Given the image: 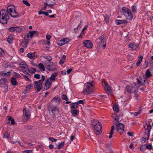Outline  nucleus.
Here are the masks:
<instances>
[{"instance_id":"21","label":"nucleus","mask_w":153,"mask_h":153,"mask_svg":"<svg viewBox=\"0 0 153 153\" xmlns=\"http://www.w3.org/2000/svg\"><path fill=\"white\" fill-rule=\"evenodd\" d=\"M69 42L68 39L67 38H63L60 41V42L58 43V45L60 46H62Z\"/></svg>"},{"instance_id":"56","label":"nucleus","mask_w":153,"mask_h":153,"mask_svg":"<svg viewBox=\"0 0 153 153\" xmlns=\"http://www.w3.org/2000/svg\"><path fill=\"white\" fill-rule=\"evenodd\" d=\"M148 64H149L148 62L147 61L145 62V64L144 65V68H147L148 65Z\"/></svg>"},{"instance_id":"9","label":"nucleus","mask_w":153,"mask_h":153,"mask_svg":"<svg viewBox=\"0 0 153 153\" xmlns=\"http://www.w3.org/2000/svg\"><path fill=\"white\" fill-rule=\"evenodd\" d=\"M20 67L22 68L23 72L25 74L29 75L30 71L27 64L24 62H21L19 64Z\"/></svg>"},{"instance_id":"1","label":"nucleus","mask_w":153,"mask_h":153,"mask_svg":"<svg viewBox=\"0 0 153 153\" xmlns=\"http://www.w3.org/2000/svg\"><path fill=\"white\" fill-rule=\"evenodd\" d=\"M9 16L6 10H1L0 11V22L4 24H7Z\"/></svg>"},{"instance_id":"43","label":"nucleus","mask_w":153,"mask_h":153,"mask_svg":"<svg viewBox=\"0 0 153 153\" xmlns=\"http://www.w3.org/2000/svg\"><path fill=\"white\" fill-rule=\"evenodd\" d=\"M9 134L8 132H5L3 135V137L5 138H8L9 136Z\"/></svg>"},{"instance_id":"44","label":"nucleus","mask_w":153,"mask_h":153,"mask_svg":"<svg viewBox=\"0 0 153 153\" xmlns=\"http://www.w3.org/2000/svg\"><path fill=\"white\" fill-rule=\"evenodd\" d=\"M109 19L108 16L106 15L105 16H104V21L107 23L108 24L109 22Z\"/></svg>"},{"instance_id":"6","label":"nucleus","mask_w":153,"mask_h":153,"mask_svg":"<svg viewBox=\"0 0 153 153\" xmlns=\"http://www.w3.org/2000/svg\"><path fill=\"white\" fill-rule=\"evenodd\" d=\"M7 11L10 15L12 17L16 18L19 17L18 14L15 10V7L14 5H9L7 8Z\"/></svg>"},{"instance_id":"39","label":"nucleus","mask_w":153,"mask_h":153,"mask_svg":"<svg viewBox=\"0 0 153 153\" xmlns=\"http://www.w3.org/2000/svg\"><path fill=\"white\" fill-rule=\"evenodd\" d=\"M11 74V72L10 71L7 72L6 73H2L1 75L2 76H8L10 75Z\"/></svg>"},{"instance_id":"38","label":"nucleus","mask_w":153,"mask_h":153,"mask_svg":"<svg viewBox=\"0 0 153 153\" xmlns=\"http://www.w3.org/2000/svg\"><path fill=\"white\" fill-rule=\"evenodd\" d=\"M36 33V31H30L29 32V34L28 33L29 35V37H30V38H32L33 35Z\"/></svg>"},{"instance_id":"54","label":"nucleus","mask_w":153,"mask_h":153,"mask_svg":"<svg viewBox=\"0 0 153 153\" xmlns=\"http://www.w3.org/2000/svg\"><path fill=\"white\" fill-rule=\"evenodd\" d=\"M51 36L50 35H47L46 36V38L47 40H49L51 38Z\"/></svg>"},{"instance_id":"11","label":"nucleus","mask_w":153,"mask_h":153,"mask_svg":"<svg viewBox=\"0 0 153 153\" xmlns=\"http://www.w3.org/2000/svg\"><path fill=\"white\" fill-rule=\"evenodd\" d=\"M23 115L25 121H27L31 116V110L30 109L24 108L23 110Z\"/></svg>"},{"instance_id":"7","label":"nucleus","mask_w":153,"mask_h":153,"mask_svg":"<svg viewBox=\"0 0 153 153\" xmlns=\"http://www.w3.org/2000/svg\"><path fill=\"white\" fill-rule=\"evenodd\" d=\"M49 113L51 117L54 118L55 115L59 113V109L56 106L50 105L48 107Z\"/></svg>"},{"instance_id":"13","label":"nucleus","mask_w":153,"mask_h":153,"mask_svg":"<svg viewBox=\"0 0 153 153\" xmlns=\"http://www.w3.org/2000/svg\"><path fill=\"white\" fill-rule=\"evenodd\" d=\"M117 131H119L120 134H122L124 132V126L121 123H117L116 124Z\"/></svg>"},{"instance_id":"48","label":"nucleus","mask_w":153,"mask_h":153,"mask_svg":"<svg viewBox=\"0 0 153 153\" xmlns=\"http://www.w3.org/2000/svg\"><path fill=\"white\" fill-rule=\"evenodd\" d=\"M5 90H4V92H7L8 91V85H7L6 84V85H5L4 86V87Z\"/></svg>"},{"instance_id":"5","label":"nucleus","mask_w":153,"mask_h":153,"mask_svg":"<svg viewBox=\"0 0 153 153\" xmlns=\"http://www.w3.org/2000/svg\"><path fill=\"white\" fill-rule=\"evenodd\" d=\"M42 78L41 79L38 81L35 82L33 83V85L36 92H39L40 91L42 87V83L45 80V77L42 75Z\"/></svg>"},{"instance_id":"42","label":"nucleus","mask_w":153,"mask_h":153,"mask_svg":"<svg viewBox=\"0 0 153 153\" xmlns=\"http://www.w3.org/2000/svg\"><path fill=\"white\" fill-rule=\"evenodd\" d=\"M113 109L115 112L117 113L118 112V106L117 105H114Z\"/></svg>"},{"instance_id":"50","label":"nucleus","mask_w":153,"mask_h":153,"mask_svg":"<svg viewBox=\"0 0 153 153\" xmlns=\"http://www.w3.org/2000/svg\"><path fill=\"white\" fill-rule=\"evenodd\" d=\"M22 153H32V150L24 151L22 152Z\"/></svg>"},{"instance_id":"14","label":"nucleus","mask_w":153,"mask_h":153,"mask_svg":"<svg viewBox=\"0 0 153 153\" xmlns=\"http://www.w3.org/2000/svg\"><path fill=\"white\" fill-rule=\"evenodd\" d=\"M151 128L152 127L150 124L147 125V128H146L145 129V135L144 136L146 137V136H147V139H148L149 137L150 132Z\"/></svg>"},{"instance_id":"35","label":"nucleus","mask_w":153,"mask_h":153,"mask_svg":"<svg viewBox=\"0 0 153 153\" xmlns=\"http://www.w3.org/2000/svg\"><path fill=\"white\" fill-rule=\"evenodd\" d=\"M145 75L146 76L147 78H149L151 76H152V75L151 74V73L149 70H147L146 73Z\"/></svg>"},{"instance_id":"62","label":"nucleus","mask_w":153,"mask_h":153,"mask_svg":"<svg viewBox=\"0 0 153 153\" xmlns=\"http://www.w3.org/2000/svg\"><path fill=\"white\" fill-rule=\"evenodd\" d=\"M61 74L62 75H65L66 74V71H62L61 72Z\"/></svg>"},{"instance_id":"32","label":"nucleus","mask_w":153,"mask_h":153,"mask_svg":"<svg viewBox=\"0 0 153 153\" xmlns=\"http://www.w3.org/2000/svg\"><path fill=\"white\" fill-rule=\"evenodd\" d=\"M114 128V126H112L111 127V129L109 133V138H111L112 137V135L114 133L113 130Z\"/></svg>"},{"instance_id":"61","label":"nucleus","mask_w":153,"mask_h":153,"mask_svg":"<svg viewBox=\"0 0 153 153\" xmlns=\"http://www.w3.org/2000/svg\"><path fill=\"white\" fill-rule=\"evenodd\" d=\"M72 71V69L71 68H70V69L68 70L67 71V72L68 74H69L71 72V71Z\"/></svg>"},{"instance_id":"2","label":"nucleus","mask_w":153,"mask_h":153,"mask_svg":"<svg viewBox=\"0 0 153 153\" xmlns=\"http://www.w3.org/2000/svg\"><path fill=\"white\" fill-rule=\"evenodd\" d=\"M9 16L6 10H1L0 11V22L4 24H7Z\"/></svg>"},{"instance_id":"3","label":"nucleus","mask_w":153,"mask_h":153,"mask_svg":"<svg viewBox=\"0 0 153 153\" xmlns=\"http://www.w3.org/2000/svg\"><path fill=\"white\" fill-rule=\"evenodd\" d=\"M84 89L82 91V93L85 95H87L91 93L94 89V85L92 82L90 83L87 82L84 85Z\"/></svg>"},{"instance_id":"19","label":"nucleus","mask_w":153,"mask_h":153,"mask_svg":"<svg viewBox=\"0 0 153 153\" xmlns=\"http://www.w3.org/2000/svg\"><path fill=\"white\" fill-rule=\"evenodd\" d=\"M7 82V80L6 78H2L0 80V86L1 88H3L4 86L6 85V83Z\"/></svg>"},{"instance_id":"64","label":"nucleus","mask_w":153,"mask_h":153,"mask_svg":"<svg viewBox=\"0 0 153 153\" xmlns=\"http://www.w3.org/2000/svg\"><path fill=\"white\" fill-rule=\"evenodd\" d=\"M74 137H75L72 134L70 138V140L71 141H72L74 140Z\"/></svg>"},{"instance_id":"15","label":"nucleus","mask_w":153,"mask_h":153,"mask_svg":"<svg viewBox=\"0 0 153 153\" xmlns=\"http://www.w3.org/2000/svg\"><path fill=\"white\" fill-rule=\"evenodd\" d=\"M84 46L88 48H91L93 47L92 42L89 40H85L83 42Z\"/></svg>"},{"instance_id":"31","label":"nucleus","mask_w":153,"mask_h":153,"mask_svg":"<svg viewBox=\"0 0 153 153\" xmlns=\"http://www.w3.org/2000/svg\"><path fill=\"white\" fill-rule=\"evenodd\" d=\"M127 22L126 20H118L116 21V23L117 25H120L122 24L125 23Z\"/></svg>"},{"instance_id":"57","label":"nucleus","mask_w":153,"mask_h":153,"mask_svg":"<svg viewBox=\"0 0 153 153\" xmlns=\"http://www.w3.org/2000/svg\"><path fill=\"white\" fill-rule=\"evenodd\" d=\"M139 59L138 61H139L141 62L143 59V56L141 55L140 56H139Z\"/></svg>"},{"instance_id":"25","label":"nucleus","mask_w":153,"mask_h":153,"mask_svg":"<svg viewBox=\"0 0 153 153\" xmlns=\"http://www.w3.org/2000/svg\"><path fill=\"white\" fill-rule=\"evenodd\" d=\"M99 39L100 41L99 42L100 43L99 44V46L102 45L105 42V37L103 35H102L99 37Z\"/></svg>"},{"instance_id":"20","label":"nucleus","mask_w":153,"mask_h":153,"mask_svg":"<svg viewBox=\"0 0 153 153\" xmlns=\"http://www.w3.org/2000/svg\"><path fill=\"white\" fill-rule=\"evenodd\" d=\"M27 56L31 59H35L37 57V55L35 54V52H30L27 54Z\"/></svg>"},{"instance_id":"58","label":"nucleus","mask_w":153,"mask_h":153,"mask_svg":"<svg viewBox=\"0 0 153 153\" xmlns=\"http://www.w3.org/2000/svg\"><path fill=\"white\" fill-rule=\"evenodd\" d=\"M24 78L25 79V80L26 81H28L30 80L29 79V78L27 76H26V75H24Z\"/></svg>"},{"instance_id":"49","label":"nucleus","mask_w":153,"mask_h":153,"mask_svg":"<svg viewBox=\"0 0 153 153\" xmlns=\"http://www.w3.org/2000/svg\"><path fill=\"white\" fill-rule=\"evenodd\" d=\"M30 72H31V73L34 74L35 73V72L36 71V69L33 68H32L30 70Z\"/></svg>"},{"instance_id":"52","label":"nucleus","mask_w":153,"mask_h":153,"mask_svg":"<svg viewBox=\"0 0 153 153\" xmlns=\"http://www.w3.org/2000/svg\"><path fill=\"white\" fill-rule=\"evenodd\" d=\"M44 58L48 61H50L52 59V58L51 56H50L49 57H44Z\"/></svg>"},{"instance_id":"23","label":"nucleus","mask_w":153,"mask_h":153,"mask_svg":"<svg viewBox=\"0 0 153 153\" xmlns=\"http://www.w3.org/2000/svg\"><path fill=\"white\" fill-rule=\"evenodd\" d=\"M60 98H59L58 97H54L51 100V102H55L58 105H59L60 102Z\"/></svg>"},{"instance_id":"40","label":"nucleus","mask_w":153,"mask_h":153,"mask_svg":"<svg viewBox=\"0 0 153 153\" xmlns=\"http://www.w3.org/2000/svg\"><path fill=\"white\" fill-rule=\"evenodd\" d=\"M137 8L136 5L132 6V11L133 13H136L137 12Z\"/></svg>"},{"instance_id":"34","label":"nucleus","mask_w":153,"mask_h":153,"mask_svg":"<svg viewBox=\"0 0 153 153\" xmlns=\"http://www.w3.org/2000/svg\"><path fill=\"white\" fill-rule=\"evenodd\" d=\"M13 36H9L7 41L9 43L11 44L13 42Z\"/></svg>"},{"instance_id":"10","label":"nucleus","mask_w":153,"mask_h":153,"mask_svg":"<svg viewBox=\"0 0 153 153\" xmlns=\"http://www.w3.org/2000/svg\"><path fill=\"white\" fill-rule=\"evenodd\" d=\"M126 91L129 93H133L136 92L137 88L136 84H134L133 85H128L126 87Z\"/></svg>"},{"instance_id":"63","label":"nucleus","mask_w":153,"mask_h":153,"mask_svg":"<svg viewBox=\"0 0 153 153\" xmlns=\"http://www.w3.org/2000/svg\"><path fill=\"white\" fill-rule=\"evenodd\" d=\"M77 103H78V104L79 103L81 104H83L84 103V102L82 100H79L77 102Z\"/></svg>"},{"instance_id":"4","label":"nucleus","mask_w":153,"mask_h":153,"mask_svg":"<svg viewBox=\"0 0 153 153\" xmlns=\"http://www.w3.org/2000/svg\"><path fill=\"white\" fill-rule=\"evenodd\" d=\"M93 125L94 127V131L96 134H98L102 132V125L98 120H95L93 123Z\"/></svg>"},{"instance_id":"27","label":"nucleus","mask_w":153,"mask_h":153,"mask_svg":"<svg viewBox=\"0 0 153 153\" xmlns=\"http://www.w3.org/2000/svg\"><path fill=\"white\" fill-rule=\"evenodd\" d=\"M70 107L71 109H76V108L78 107V103L76 102L71 104Z\"/></svg>"},{"instance_id":"45","label":"nucleus","mask_w":153,"mask_h":153,"mask_svg":"<svg viewBox=\"0 0 153 153\" xmlns=\"http://www.w3.org/2000/svg\"><path fill=\"white\" fill-rule=\"evenodd\" d=\"M22 2L23 3L26 5L29 6H30V4L28 2V1L26 0H23Z\"/></svg>"},{"instance_id":"29","label":"nucleus","mask_w":153,"mask_h":153,"mask_svg":"<svg viewBox=\"0 0 153 153\" xmlns=\"http://www.w3.org/2000/svg\"><path fill=\"white\" fill-rule=\"evenodd\" d=\"M112 116L116 121L118 122H119V118L116 114H113Z\"/></svg>"},{"instance_id":"59","label":"nucleus","mask_w":153,"mask_h":153,"mask_svg":"<svg viewBox=\"0 0 153 153\" xmlns=\"http://www.w3.org/2000/svg\"><path fill=\"white\" fill-rule=\"evenodd\" d=\"M3 53H4V50L1 48H0V56L2 55Z\"/></svg>"},{"instance_id":"36","label":"nucleus","mask_w":153,"mask_h":153,"mask_svg":"<svg viewBox=\"0 0 153 153\" xmlns=\"http://www.w3.org/2000/svg\"><path fill=\"white\" fill-rule=\"evenodd\" d=\"M138 81V83L139 84H140L141 85H144L145 82L146 80L144 79L143 80L142 79L139 80L138 78L137 79Z\"/></svg>"},{"instance_id":"55","label":"nucleus","mask_w":153,"mask_h":153,"mask_svg":"<svg viewBox=\"0 0 153 153\" xmlns=\"http://www.w3.org/2000/svg\"><path fill=\"white\" fill-rule=\"evenodd\" d=\"M65 60L63 59H61L60 60L59 62V63L60 64H61V65L63 64L64 63V62H65Z\"/></svg>"},{"instance_id":"12","label":"nucleus","mask_w":153,"mask_h":153,"mask_svg":"<svg viewBox=\"0 0 153 153\" xmlns=\"http://www.w3.org/2000/svg\"><path fill=\"white\" fill-rule=\"evenodd\" d=\"M29 38V35L28 33H27L25 36L24 41L20 43V45L22 46L24 48H26L27 45L29 42L28 40Z\"/></svg>"},{"instance_id":"51","label":"nucleus","mask_w":153,"mask_h":153,"mask_svg":"<svg viewBox=\"0 0 153 153\" xmlns=\"http://www.w3.org/2000/svg\"><path fill=\"white\" fill-rule=\"evenodd\" d=\"M34 77L37 79H39L40 78V76L38 74H36L34 75Z\"/></svg>"},{"instance_id":"41","label":"nucleus","mask_w":153,"mask_h":153,"mask_svg":"<svg viewBox=\"0 0 153 153\" xmlns=\"http://www.w3.org/2000/svg\"><path fill=\"white\" fill-rule=\"evenodd\" d=\"M64 145V142H61V143L59 144L58 147H57V149H61L62 148L63 146Z\"/></svg>"},{"instance_id":"28","label":"nucleus","mask_w":153,"mask_h":153,"mask_svg":"<svg viewBox=\"0 0 153 153\" xmlns=\"http://www.w3.org/2000/svg\"><path fill=\"white\" fill-rule=\"evenodd\" d=\"M58 75V73L57 72H55L53 73L51 77L49 78L51 80L54 81L55 80V78Z\"/></svg>"},{"instance_id":"24","label":"nucleus","mask_w":153,"mask_h":153,"mask_svg":"<svg viewBox=\"0 0 153 153\" xmlns=\"http://www.w3.org/2000/svg\"><path fill=\"white\" fill-rule=\"evenodd\" d=\"M102 85L104 88L106 89L107 91L109 92L111 91V88L107 82H104L102 83Z\"/></svg>"},{"instance_id":"33","label":"nucleus","mask_w":153,"mask_h":153,"mask_svg":"<svg viewBox=\"0 0 153 153\" xmlns=\"http://www.w3.org/2000/svg\"><path fill=\"white\" fill-rule=\"evenodd\" d=\"M11 82L12 84L14 86L16 85L17 84V82H16V79L14 78H12L11 79Z\"/></svg>"},{"instance_id":"30","label":"nucleus","mask_w":153,"mask_h":153,"mask_svg":"<svg viewBox=\"0 0 153 153\" xmlns=\"http://www.w3.org/2000/svg\"><path fill=\"white\" fill-rule=\"evenodd\" d=\"M38 67L41 71H44L45 70V67L42 63H39L38 65Z\"/></svg>"},{"instance_id":"18","label":"nucleus","mask_w":153,"mask_h":153,"mask_svg":"<svg viewBox=\"0 0 153 153\" xmlns=\"http://www.w3.org/2000/svg\"><path fill=\"white\" fill-rule=\"evenodd\" d=\"M52 82L49 79H47L46 80V82L44 85V88L45 90H48L50 87Z\"/></svg>"},{"instance_id":"8","label":"nucleus","mask_w":153,"mask_h":153,"mask_svg":"<svg viewBox=\"0 0 153 153\" xmlns=\"http://www.w3.org/2000/svg\"><path fill=\"white\" fill-rule=\"evenodd\" d=\"M123 13L127 19L129 20H131L133 18V16L131 10L129 9L123 7L122 8Z\"/></svg>"},{"instance_id":"22","label":"nucleus","mask_w":153,"mask_h":153,"mask_svg":"<svg viewBox=\"0 0 153 153\" xmlns=\"http://www.w3.org/2000/svg\"><path fill=\"white\" fill-rule=\"evenodd\" d=\"M128 47L132 50H134L136 49L138 47V45L134 43H132L128 45Z\"/></svg>"},{"instance_id":"46","label":"nucleus","mask_w":153,"mask_h":153,"mask_svg":"<svg viewBox=\"0 0 153 153\" xmlns=\"http://www.w3.org/2000/svg\"><path fill=\"white\" fill-rule=\"evenodd\" d=\"M62 97L63 100H65L66 101H67L68 100V97L65 94L62 95Z\"/></svg>"},{"instance_id":"26","label":"nucleus","mask_w":153,"mask_h":153,"mask_svg":"<svg viewBox=\"0 0 153 153\" xmlns=\"http://www.w3.org/2000/svg\"><path fill=\"white\" fill-rule=\"evenodd\" d=\"M71 113L73 116L75 117L77 116L79 114L78 111L76 109H72Z\"/></svg>"},{"instance_id":"16","label":"nucleus","mask_w":153,"mask_h":153,"mask_svg":"<svg viewBox=\"0 0 153 153\" xmlns=\"http://www.w3.org/2000/svg\"><path fill=\"white\" fill-rule=\"evenodd\" d=\"M8 30L11 32H16L19 33L22 31V29L19 26L10 27L9 28Z\"/></svg>"},{"instance_id":"37","label":"nucleus","mask_w":153,"mask_h":153,"mask_svg":"<svg viewBox=\"0 0 153 153\" xmlns=\"http://www.w3.org/2000/svg\"><path fill=\"white\" fill-rule=\"evenodd\" d=\"M8 120L11 122V124L12 125H14L15 123V121L13 117L11 116H8Z\"/></svg>"},{"instance_id":"53","label":"nucleus","mask_w":153,"mask_h":153,"mask_svg":"<svg viewBox=\"0 0 153 153\" xmlns=\"http://www.w3.org/2000/svg\"><path fill=\"white\" fill-rule=\"evenodd\" d=\"M32 87V85L31 84H29L26 86V88L27 89H29Z\"/></svg>"},{"instance_id":"17","label":"nucleus","mask_w":153,"mask_h":153,"mask_svg":"<svg viewBox=\"0 0 153 153\" xmlns=\"http://www.w3.org/2000/svg\"><path fill=\"white\" fill-rule=\"evenodd\" d=\"M46 4L50 7L51 8H52V6L56 5V4L54 1L53 0H47L46 1V2L45 3V5Z\"/></svg>"},{"instance_id":"47","label":"nucleus","mask_w":153,"mask_h":153,"mask_svg":"<svg viewBox=\"0 0 153 153\" xmlns=\"http://www.w3.org/2000/svg\"><path fill=\"white\" fill-rule=\"evenodd\" d=\"M49 140L53 142H55L57 141V140L53 137H50L49 138Z\"/></svg>"},{"instance_id":"60","label":"nucleus","mask_w":153,"mask_h":153,"mask_svg":"<svg viewBox=\"0 0 153 153\" xmlns=\"http://www.w3.org/2000/svg\"><path fill=\"white\" fill-rule=\"evenodd\" d=\"M146 148L149 149H151L152 148V146L151 145H148L146 147Z\"/></svg>"}]
</instances>
